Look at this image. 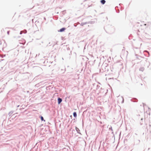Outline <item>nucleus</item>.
<instances>
[{
	"mask_svg": "<svg viewBox=\"0 0 151 151\" xmlns=\"http://www.w3.org/2000/svg\"><path fill=\"white\" fill-rule=\"evenodd\" d=\"M65 28H63L61 29L59 31H58V32H63L65 31Z\"/></svg>",
	"mask_w": 151,
	"mask_h": 151,
	"instance_id": "nucleus-2",
	"label": "nucleus"
},
{
	"mask_svg": "<svg viewBox=\"0 0 151 151\" xmlns=\"http://www.w3.org/2000/svg\"><path fill=\"white\" fill-rule=\"evenodd\" d=\"M73 115L74 117H76L77 116V114L76 112H74L73 113Z\"/></svg>",
	"mask_w": 151,
	"mask_h": 151,
	"instance_id": "nucleus-3",
	"label": "nucleus"
},
{
	"mask_svg": "<svg viewBox=\"0 0 151 151\" xmlns=\"http://www.w3.org/2000/svg\"><path fill=\"white\" fill-rule=\"evenodd\" d=\"M7 33L9 34V31Z\"/></svg>",
	"mask_w": 151,
	"mask_h": 151,
	"instance_id": "nucleus-8",
	"label": "nucleus"
},
{
	"mask_svg": "<svg viewBox=\"0 0 151 151\" xmlns=\"http://www.w3.org/2000/svg\"><path fill=\"white\" fill-rule=\"evenodd\" d=\"M101 2L102 4H104L105 2V1H101Z\"/></svg>",
	"mask_w": 151,
	"mask_h": 151,
	"instance_id": "nucleus-4",
	"label": "nucleus"
},
{
	"mask_svg": "<svg viewBox=\"0 0 151 151\" xmlns=\"http://www.w3.org/2000/svg\"><path fill=\"white\" fill-rule=\"evenodd\" d=\"M62 99H61L59 98L58 99V104H60V103L62 102Z\"/></svg>",
	"mask_w": 151,
	"mask_h": 151,
	"instance_id": "nucleus-1",
	"label": "nucleus"
},
{
	"mask_svg": "<svg viewBox=\"0 0 151 151\" xmlns=\"http://www.w3.org/2000/svg\"><path fill=\"white\" fill-rule=\"evenodd\" d=\"M25 43V41L24 40V41H23V43H21V42H20V44H23V45H24V44Z\"/></svg>",
	"mask_w": 151,
	"mask_h": 151,
	"instance_id": "nucleus-6",
	"label": "nucleus"
},
{
	"mask_svg": "<svg viewBox=\"0 0 151 151\" xmlns=\"http://www.w3.org/2000/svg\"><path fill=\"white\" fill-rule=\"evenodd\" d=\"M41 119L42 121H44L45 122V120L44 119L43 117L42 116H41Z\"/></svg>",
	"mask_w": 151,
	"mask_h": 151,
	"instance_id": "nucleus-5",
	"label": "nucleus"
},
{
	"mask_svg": "<svg viewBox=\"0 0 151 151\" xmlns=\"http://www.w3.org/2000/svg\"><path fill=\"white\" fill-rule=\"evenodd\" d=\"M76 130L78 132V131H79V129L77 127H76Z\"/></svg>",
	"mask_w": 151,
	"mask_h": 151,
	"instance_id": "nucleus-7",
	"label": "nucleus"
}]
</instances>
